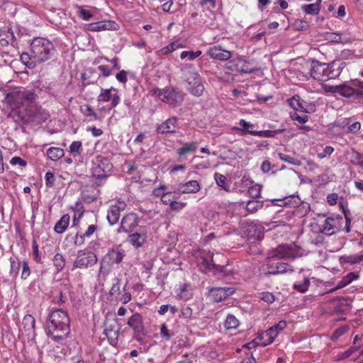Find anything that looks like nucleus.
Here are the masks:
<instances>
[{
  "mask_svg": "<svg viewBox=\"0 0 363 363\" xmlns=\"http://www.w3.org/2000/svg\"><path fill=\"white\" fill-rule=\"evenodd\" d=\"M262 186L259 184L251 186L248 189V194L253 199L259 198L261 196Z\"/></svg>",
  "mask_w": 363,
  "mask_h": 363,
  "instance_id": "603ef678",
  "label": "nucleus"
},
{
  "mask_svg": "<svg viewBox=\"0 0 363 363\" xmlns=\"http://www.w3.org/2000/svg\"><path fill=\"white\" fill-rule=\"evenodd\" d=\"M259 298L264 301L272 303L274 301L275 297L274 294L269 291L262 292L259 295Z\"/></svg>",
  "mask_w": 363,
  "mask_h": 363,
  "instance_id": "338daca9",
  "label": "nucleus"
},
{
  "mask_svg": "<svg viewBox=\"0 0 363 363\" xmlns=\"http://www.w3.org/2000/svg\"><path fill=\"white\" fill-rule=\"evenodd\" d=\"M343 218L341 216L328 217L325 219L320 229L323 233L332 235L341 230Z\"/></svg>",
  "mask_w": 363,
  "mask_h": 363,
  "instance_id": "f8f14e48",
  "label": "nucleus"
},
{
  "mask_svg": "<svg viewBox=\"0 0 363 363\" xmlns=\"http://www.w3.org/2000/svg\"><path fill=\"white\" fill-rule=\"evenodd\" d=\"M21 60L28 68H33L35 65L36 61L33 60L32 53L30 55L27 52L22 53Z\"/></svg>",
  "mask_w": 363,
  "mask_h": 363,
  "instance_id": "8fccbe9b",
  "label": "nucleus"
},
{
  "mask_svg": "<svg viewBox=\"0 0 363 363\" xmlns=\"http://www.w3.org/2000/svg\"><path fill=\"white\" fill-rule=\"evenodd\" d=\"M310 279L308 277H305L303 281H296L294 284L293 289L298 292H306L310 286Z\"/></svg>",
  "mask_w": 363,
  "mask_h": 363,
  "instance_id": "79ce46f5",
  "label": "nucleus"
},
{
  "mask_svg": "<svg viewBox=\"0 0 363 363\" xmlns=\"http://www.w3.org/2000/svg\"><path fill=\"white\" fill-rule=\"evenodd\" d=\"M146 238L145 233H135L130 235V240L133 245L138 248L145 242Z\"/></svg>",
  "mask_w": 363,
  "mask_h": 363,
  "instance_id": "f704fd0d",
  "label": "nucleus"
},
{
  "mask_svg": "<svg viewBox=\"0 0 363 363\" xmlns=\"http://www.w3.org/2000/svg\"><path fill=\"white\" fill-rule=\"evenodd\" d=\"M37 95L28 89L18 90L6 94L5 100L13 110L23 108L28 104H35Z\"/></svg>",
  "mask_w": 363,
  "mask_h": 363,
  "instance_id": "7ed1b4c3",
  "label": "nucleus"
},
{
  "mask_svg": "<svg viewBox=\"0 0 363 363\" xmlns=\"http://www.w3.org/2000/svg\"><path fill=\"white\" fill-rule=\"evenodd\" d=\"M139 218L135 213H128L121 220V226L118 229V233H130L138 225Z\"/></svg>",
  "mask_w": 363,
  "mask_h": 363,
  "instance_id": "dca6fc26",
  "label": "nucleus"
},
{
  "mask_svg": "<svg viewBox=\"0 0 363 363\" xmlns=\"http://www.w3.org/2000/svg\"><path fill=\"white\" fill-rule=\"evenodd\" d=\"M23 330L27 333L28 335L35 333V320L34 317L30 314L26 315L22 320Z\"/></svg>",
  "mask_w": 363,
  "mask_h": 363,
  "instance_id": "c756f323",
  "label": "nucleus"
},
{
  "mask_svg": "<svg viewBox=\"0 0 363 363\" xmlns=\"http://www.w3.org/2000/svg\"><path fill=\"white\" fill-rule=\"evenodd\" d=\"M113 88L101 89V93L98 96L97 101L99 102H107L111 99V106L109 109L116 107L120 101V97L118 94H112L111 90Z\"/></svg>",
  "mask_w": 363,
  "mask_h": 363,
  "instance_id": "b1692460",
  "label": "nucleus"
},
{
  "mask_svg": "<svg viewBox=\"0 0 363 363\" xmlns=\"http://www.w3.org/2000/svg\"><path fill=\"white\" fill-rule=\"evenodd\" d=\"M240 324V323L238 318L233 314H228L223 323V326L226 330L232 331L236 330Z\"/></svg>",
  "mask_w": 363,
  "mask_h": 363,
  "instance_id": "473e14b6",
  "label": "nucleus"
},
{
  "mask_svg": "<svg viewBox=\"0 0 363 363\" xmlns=\"http://www.w3.org/2000/svg\"><path fill=\"white\" fill-rule=\"evenodd\" d=\"M126 203L121 200H117L114 204H111L107 211L106 218L110 225L118 223L121 213L126 208Z\"/></svg>",
  "mask_w": 363,
  "mask_h": 363,
  "instance_id": "4468645a",
  "label": "nucleus"
},
{
  "mask_svg": "<svg viewBox=\"0 0 363 363\" xmlns=\"http://www.w3.org/2000/svg\"><path fill=\"white\" fill-rule=\"evenodd\" d=\"M350 328L348 325H342L340 328H337L332 335L333 340H337L344 334L348 332Z\"/></svg>",
  "mask_w": 363,
  "mask_h": 363,
  "instance_id": "5fc2aeb1",
  "label": "nucleus"
},
{
  "mask_svg": "<svg viewBox=\"0 0 363 363\" xmlns=\"http://www.w3.org/2000/svg\"><path fill=\"white\" fill-rule=\"evenodd\" d=\"M263 270L265 274H268L292 273L294 271V267L290 264L285 262H276L274 258L267 261Z\"/></svg>",
  "mask_w": 363,
  "mask_h": 363,
  "instance_id": "9b49d317",
  "label": "nucleus"
},
{
  "mask_svg": "<svg viewBox=\"0 0 363 363\" xmlns=\"http://www.w3.org/2000/svg\"><path fill=\"white\" fill-rule=\"evenodd\" d=\"M160 335L164 341H169L172 337V334L170 333L169 330L167 328L166 323H163L160 327Z\"/></svg>",
  "mask_w": 363,
  "mask_h": 363,
  "instance_id": "052dcab7",
  "label": "nucleus"
},
{
  "mask_svg": "<svg viewBox=\"0 0 363 363\" xmlns=\"http://www.w3.org/2000/svg\"><path fill=\"white\" fill-rule=\"evenodd\" d=\"M115 280L116 283L113 284L108 293L110 296H116L120 294V279L118 278H116Z\"/></svg>",
  "mask_w": 363,
  "mask_h": 363,
  "instance_id": "e2e57ef3",
  "label": "nucleus"
},
{
  "mask_svg": "<svg viewBox=\"0 0 363 363\" xmlns=\"http://www.w3.org/2000/svg\"><path fill=\"white\" fill-rule=\"evenodd\" d=\"M16 122L23 124L39 125L47 121L49 113L35 104L26 105L23 108L12 110L10 113Z\"/></svg>",
  "mask_w": 363,
  "mask_h": 363,
  "instance_id": "f03ea898",
  "label": "nucleus"
},
{
  "mask_svg": "<svg viewBox=\"0 0 363 363\" xmlns=\"http://www.w3.org/2000/svg\"><path fill=\"white\" fill-rule=\"evenodd\" d=\"M246 63H247L246 61H244L241 59H238V63L236 65H230V66L228 67V68L229 69L236 70V71H238L239 72H242V73L253 72L255 70L253 69L248 68L247 66H246V65H245Z\"/></svg>",
  "mask_w": 363,
  "mask_h": 363,
  "instance_id": "c9c22d12",
  "label": "nucleus"
},
{
  "mask_svg": "<svg viewBox=\"0 0 363 363\" xmlns=\"http://www.w3.org/2000/svg\"><path fill=\"white\" fill-rule=\"evenodd\" d=\"M32 248H33V259L37 262L40 263L41 260V257L40 255V252L38 250V245L37 241L33 239L32 241Z\"/></svg>",
  "mask_w": 363,
  "mask_h": 363,
  "instance_id": "680f3d73",
  "label": "nucleus"
},
{
  "mask_svg": "<svg viewBox=\"0 0 363 363\" xmlns=\"http://www.w3.org/2000/svg\"><path fill=\"white\" fill-rule=\"evenodd\" d=\"M201 55V51H200V50H198L195 52L193 51H183L181 53L180 57L182 59H184V58L187 57L188 60H193L195 58H196L197 57L200 56Z\"/></svg>",
  "mask_w": 363,
  "mask_h": 363,
  "instance_id": "bf43d9fd",
  "label": "nucleus"
},
{
  "mask_svg": "<svg viewBox=\"0 0 363 363\" xmlns=\"http://www.w3.org/2000/svg\"><path fill=\"white\" fill-rule=\"evenodd\" d=\"M328 77L327 80L330 79H335L338 77L340 74V67L337 63L335 62H333L330 64H328Z\"/></svg>",
  "mask_w": 363,
  "mask_h": 363,
  "instance_id": "ea45409f",
  "label": "nucleus"
},
{
  "mask_svg": "<svg viewBox=\"0 0 363 363\" xmlns=\"http://www.w3.org/2000/svg\"><path fill=\"white\" fill-rule=\"evenodd\" d=\"M263 207V201L257 200L249 201L246 205V210L248 213H252Z\"/></svg>",
  "mask_w": 363,
  "mask_h": 363,
  "instance_id": "49530a36",
  "label": "nucleus"
},
{
  "mask_svg": "<svg viewBox=\"0 0 363 363\" xmlns=\"http://www.w3.org/2000/svg\"><path fill=\"white\" fill-rule=\"evenodd\" d=\"M45 186L47 188H51L54 186L55 177L52 172H48L45 176Z\"/></svg>",
  "mask_w": 363,
  "mask_h": 363,
  "instance_id": "69168bd1",
  "label": "nucleus"
},
{
  "mask_svg": "<svg viewBox=\"0 0 363 363\" xmlns=\"http://www.w3.org/2000/svg\"><path fill=\"white\" fill-rule=\"evenodd\" d=\"M177 121L178 119L176 117H171L167 119L157 127V133L160 134L175 133L178 126Z\"/></svg>",
  "mask_w": 363,
  "mask_h": 363,
  "instance_id": "4be33fe9",
  "label": "nucleus"
},
{
  "mask_svg": "<svg viewBox=\"0 0 363 363\" xmlns=\"http://www.w3.org/2000/svg\"><path fill=\"white\" fill-rule=\"evenodd\" d=\"M120 328L115 323H106L104 334L106 336L110 345L115 346L118 343Z\"/></svg>",
  "mask_w": 363,
  "mask_h": 363,
  "instance_id": "412c9836",
  "label": "nucleus"
},
{
  "mask_svg": "<svg viewBox=\"0 0 363 363\" xmlns=\"http://www.w3.org/2000/svg\"><path fill=\"white\" fill-rule=\"evenodd\" d=\"M214 179L218 186L221 187L226 191H229V184L227 182V178L225 176L220 173L216 172L214 174Z\"/></svg>",
  "mask_w": 363,
  "mask_h": 363,
  "instance_id": "c03bdc74",
  "label": "nucleus"
},
{
  "mask_svg": "<svg viewBox=\"0 0 363 363\" xmlns=\"http://www.w3.org/2000/svg\"><path fill=\"white\" fill-rule=\"evenodd\" d=\"M301 247L295 243L289 245H282L277 247L272 255V258L289 259L298 257L301 253Z\"/></svg>",
  "mask_w": 363,
  "mask_h": 363,
  "instance_id": "6e6552de",
  "label": "nucleus"
},
{
  "mask_svg": "<svg viewBox=\"0 0 363 363\" xmlns=\"http://www.w3.org/2000/svg\"><path fill=\"white\" fill-rule=\"evenodd\" d=\"M284 166L281 165V167H279L274 164H272L269 160H264L261 165V169L264 173L272 172V174H275L277 172L281 169Z\"/></svg>",
  "mask_w": 363,
  "mask_h": 363,
  "instance_id": "a19ab883",
  "label": "nucleus"
},
{
  "mask_svg": "<svg viewBox=\"0 0 363 363\" xmlns=\"http://www.w3.org/2000/svg\"><path fill=\"white\" fill-rule=\"evenodd\" d=\"M52 262L56 271L60 272L65 266V258L62 254L57 253L52 259Z\"/></svg>",
  "mask_w": 363,
  "mask_h": 363,
  "instance_id": "58836bf2",
  "label": "nucleus"
},
{
  "mask_svg": "<svg viewBox=\"0 0 363 363\" xmlns=\"http://www.w3.org/2000/svg\"><path fill=\"white\" fill-rule=\"evenodd\" d=\"M207 54L214 60L225 61L233 56V52L223 49L220 45H215L208 50Z\"/></svg>",
  "mask_w": 363,
  "mask_h": 363,
  "instance_id": "f3484780",
  "label": "nucleus"
},
{
  "mask_svg": "<svg viewBox=\"0 0 363 363\" xmlns=\"http://www.w3.org/2000/svg\"><path fill=\"white\" fill-rule=\"evenodd\" d=\"M80 111L85 116L92 117L94 120H101V117L98 116L94 110L88 104L81 106Z\"/></svg>",
  "mask_w": 363,
  "mask_h": 363,
  "instance_id": "09e8293b",
  "label": "nucleus"
},
{
  "mask_svg": "<svg viewBox=\"0 0 363 363\" xmlns=\"http://www.w3.org/2000/svg\"><path fill=\"white\" fill-rule=\"evenodd\" d=\"M239 124H240V125L242 128H235L236 130H241V131H245V133H250V134L253 135L263 136V137H272V136H274V133L271 130H264V131L259 130V131H257V130H250V128L254 127V125L250 123H249V122L245 121L243 119H241L240 121Z\"/></svg>",
  "mask_w": 363,
  "mask_h": 363,
  "instance_id": "5701e85b",
  "label": "nucleus"
},
{
  "mask_svg": "<svg viewBox=\"0 0 363 363\" xmlns=\"http://www.w3.org/2000/svg\"><path fill=\"white\" fill-rule=\"evenodd\" d=\"M10 263H11V269H10V275L16 277H17L20 268V263L17 261H16L14 259L11 258L10 259Z\"/></svg>",
  "mask_w": 363,
  "mask_h": 363,
  "instance_id": "13d9d810",
  "label": "nucleus"
},
{
  "mask_svg": "<svg viewBox=\"0 0 363 363\" xmlns=\"http://www.w3.org/2000/svg\"><path fill=\"white\" fill-rule=\"evenodd\" d=\"M30 274V269L28 261H23L22 264V272L21 277L23 279H26Z\"/></svg>",
  "mask_w": 363,
  "mask_h": 363,
  "instance_id": "774afa93",
  "label": "nucleus"
},
{
  "mask_svg": "<svg viewBox=\"0 0 363 363\" xmlns=\"http://www.w3.org/2000/svg\"><path fill=\"white\" fill-rule=\"evenodd\" d=\"M113 164L111 160H93L91 172L95 181H101L107 177L108 173L112 170Z\"/></svg>",
  "mask_w": 363,
  "mask_h": 363,
  "instance_id": "1a4fd4ad",
  "label": "nucleus"
},
{
  "mask_svg": "<svg viewBox=\"0 0 363 363\" xmlns=\"http://www.w3.org/2000/svg\"><path fill=\"white\" fill-rule=\"evenodd\" d=\"M246 232L248 238L260 240L264 236V227L259 224L251 223L247 225Z\"/></svg>",
  "mask_w": 363,
  "mask_h": 363,
  "instance_id": "bb28decb",
  "label": "nucleus"
},
{
  "mask_svg": "<svg viewBox=\"0 0 363 363\" xmlns=\"http://www.w3.org/2000/svg\"><path fill=\"white\" fill-rule=\"evenodd\" d=\"M32 57L38 63L44 62L53 55L54 46L45 38H35L30 44Z\"/></svg>",
  "mask_w": 363,
  "mask_h": 363,
  "instance_id": "20e7f679",
  "label": "nucleus"
},
{
  "mask_svg": "<svg viewBox=\"0 0 363 363\" xmlns=\"http://www.w3.org/2000/svg\"><path fill=\"white\" fill-rule=\"evenodd\" d=\"M201 259H202V264L206 269H211L215 266L218 265L216 263L213 255L210 251H203L201 253Z\"/></svg>",
  "mask_w": 363,
  "mask_h": 363,
  "instance_id": "2f4dec72",
  "label": "nucleus"
},
{
  "mask_svg": "<svg viewBox=\"0 0 363 363\" xmlns=\"http://www.w3.org/2000/svg\"><path fill=\"white\" fill-rule=\"evenodd\" d=\"M48 159H61L64 155V150L60 147H50L47 151Z\"/></svg>",
  "mask_w": 363,
  "mask_h": 363,
  "instance_id": "a18cd8bd",
  "label": "nucleus"
},
{
  "mask_svg": "<svg viewBox=\"0 0 363 363\" xmlns=\"http://www.w3.org/2000/svg\"><path fill=\"white\" fill-rule=\"evenodd\" d=\"M96 74V71L93 68H89L86 72L82 74V86L94 84L96 82V79H91V75Z\"/></svg>",
  "mask_w": 363,
  "mask_h": 363,
  "instance_id": "37998d69",
  "label": "nucleus"
},
{
  "mask_svg": "<svg viewBox=\"0 0 363 363\" xmlns=\"http://www.w3.org/2000/svg\"><path fill=\"white\" fill-rule=\"evenodd\" d=\"M98 230L96 225H89L84 233H77L74 238V243L77 246L84 244L85 238H90L93 234Z\"/></svg>",
  "mask_w": 363,
  "mask_h": 363,
  "instance_id": "cd10ccee",
  "label": "nucleus"
},
{
  "mask_svg": "<svg viewBox=\"0 0 363 363\" xmlns=\"http://www.w3.org/2000/svg\"><path fill=\"white\" fill-rule=\"evenodd\" d=\"M103 183L94 181L91 184L85 185L82 191V199L86 203H91L99 197L100 191L98 189Z\"/></svg>",
  "mask_w": 363,
  "mask_h": 363,
  "instance_id": "ddd939ff",
  "label": "nucleus"
},
{
  "mask_svg": "<svg viewBox=\"0 0 363 363\" xmlns=\"http://www.w3.org/2000/svg\"><path fill=\"white\" fill-rule=\"evenodd\" d=\"M138 167L135 164L133 160H125L122 164L123 172L129 174H133L137 172Z\"/></svg>",
  "mask_w": 363,
  "mask_h": 363,
  "instance_id": "de8ad7c7",
  "label": "nucleus"
},
{
  "mask_svg": "<svg viewBox=\"0 0 363 363\" xmlns=\"http://www.w3.org/2000/svg\"><path fill=\"white\" fill-rule=\"evenodd\" d=\"M181 70L186 77L189 91L196 96L202 95L204 87L199 77V74L194 69L192 65H186Z\"/></svg>",
  "mask_w": 363,
  "mask_h": 363,
  "instance_id": "423d86ee",
  "label": "nucleus"
},
{
  "mask_svg": "<svg viewBox=\"0 0 363 363\" xmlns=\"http://www.w3.org/2000/svg\"><path fill=\"white\" fill-rule=\"evenodd\" d=\"M234 290L230 287H217L211 289L209 296L214 302H220L228 296L233 294Z\"/></svg>",
  "mask_w": 363,
  "mask_h": 363,
  "instance_id": "aec40b11",
  "label": "nucleus"
},
{
  "mask_svg": "<svg viewBox=\"0 0 363 363\" xmlns=\"http://www.w3.org/2000/svg\"><path fill=\"white\" fill-rule=\"evenodd\" d=\"M117 24L113 21H100L87 25V30L89 31H101L105 30L116 29Z\"/></svg>",
  "mask_w": 363,
  "mask_h": 363,
  "instance_id": "c85d7f7f",
  "label": "nucleus"
},
{
  "mask_svg": "<svg viewBox=\"0 0 363 363\" xmlns=\"http://www.w3.org/2000/svg\"><path fill=\"white\" fill-rule=\"evenodd\" d=\"M277 337V333L274 332V330L271 328H269L264 332H262L259 334L257 338V344L262 347H266L272 344Z\"/></svg>",
  "mask_w": 363,
  "mask_h": 363,
  "instance_id": "393cba45",
  "label": "nucleus"
},
{
  "mask_svg": "<svg viewBox=\"0 0 363 363\" xmlns=\"http://www.w3.org/2000/svg\"><path fill=\"white\" fill-rule=\"evenodd\" d=\"M296 199H298V198L295 196L286 197L284 199L280 200L279 201L281 203H279L278 205L280 206H289L291 207H296L298 204V201H297Z\"/></svg>",
  "mask_w": 363,
  "mask_h": 363,
  "instance_id": "3c124183",
  "label": "nucleus"
},
{
  "mask_svg": "<svg viewBox=\"0 0 363 363\" xmlns=\"http://www.w3.org/2000/svg\"><path fill=\"white\" fill-rule=\"evenodd\" d=\"M302 10L307 14L316 15L319 13V9L313 4L302 6Z\"/></svg>",
  "mask_w": 363,
  "mask_h": 363,
  "instance_id": "6e6d98bb",
  "label": "nucleus"
},
{
  "mask_svg": "<svg viewBox=\"0 0 363 363\" xmlns=\"http://www.w3.org/2000/svg\"><path fill=\"white\" fill-rule=\"evenodd\" d=\"M328 64L321 63L317 60L311 62V76L318 81H327Z\"/></svg>",
  "mask_w": 363,
  "mask_h": 363,
  "instance_id": "2eb2a0df",
  "label": "nucleus"
},
{
  "mask_svg": "<svg viewBox=\"0 0 363 363\" xmlns=\"http://www.w3.org/2000/svg\"><path fill=\"white\" fill-rule=\"evenodd\" d=\"M97 262L96 255L90 251L88 252H79L75 260L73 263L72 270L77 268L86 269L91 267L96 264Z\"/></svg>",
  "mask_w": 363,
  "mask_h": 363,
  "instance_id": "9d476101",
  "label": "nucleus"
},
{
  "mask_svg": "<svg viewBox=\"0 0 363 363\" xmlns=\"http://www.w3.org/2000/svg\"><path fill=\"white\" fill-rule=\"evenodd\" d=\"M127 325L133 329L135 337L140 335L144 331L143 317L138 313L133 314L128 319Z\"/></svg>",
  "mask_w": 363,
  "mask_h": 363,
  "instance_id": "a211bd4d",
  "label": "nucleus"
},
{
  "mask_svg": "<svg viewBox=\"0 0 363 363\" xmlns=\"http://www.w3.org/2000/svg\"><path fill=\"white\" fill-rule=\"evenodd\" d=\"M326 91L347 98L353 96L363 98V82L352 80L337 86H329Z\"/></svg>",
  "mask_w": 363,
  "mask_h": 363,
  "instance_id": "39448f33",
  "label": "nucleus"
},
{
  "mask_svg": "<svg viewBox=\"0 0 363 363\" xmlns=\"http://www.w3.org/2000/svg\"><path fill=\"white\" fill-rule=\"evenodd\" d=\"M318 156L320 159L329 156L333 152V148L330 146H326L325 147H323L320 146L318 150H317Z\"/></svg>",
  "mask_w": 363,
  "mask_h": 363,
  "instance_id": "4d7b16f0",
  "label": "nucleus"
},
{
  "mask_svg": "<svg viewBox=\"0 0 363 363\" xmlns=\"http://www.w3.org/2000/svg\"><path fill=\"white\" fill-rule=\"evenodd\" d=\"M125 257V252L119 248H112L108 251L104 257V262L108 265L119 264L122 262Z\"/></svg>",
  "mask_w": 363,
  "mask_h": 363,
  "instance_id": "6ab92c4d",
  "label": "nucleus"
},
{
  "mask_svg": "<svg viewBox=\"0 0 363 363\" xmlns=\"http://www.w3.org/2000/svg\"><path fill=\"white\" fill-rule=\"evenodd\" d=\"M200 189V184L196 180H191L184 184H179L177 194H194L199 191Z\"/></svg>",
  "mask_w": 363,
  "mask_h": 363,
  "instance_id": "a878e982",
  "label": "nucleus"
},
{
  "mask_svg": "<svg viewBox=\"0 0 363 363\" xmlns=\"http://www.w3.org/2000/svg\"><path fill=\"white\" fill-rule=\"evenodd\" d=\"M69 318L67 313L61 309L52 311L46 320V333L55 342L65 340L70 331Z\"/></svg>",
  "mask_w": 363,
  "mask_h": 363,
  "instance_id": "f257e3e1",
  "label": "nucleus"
},
{
  "mask_svg": "<svg viewBox=\"0 0 363 363\" xmlns=\"http://www.w3.org/2000/svg\"><path fill=\"white\" fill-rule=\"evenodd\" d=\"M296 111H302L303 113H313L315 111V106L313 104L305 101L300 97L298 105L296 107Z\"/></svg>",
  "mask_w": 363,
  "mask_h": 363,
  "instance_id": "4c0bfd02",
  "label": "nucleus"
},
{
  "mask_svg": "<svg viewBox=\"0 0 363 363\" xmlns=\"http://www.w3.org/2000/svg\"><path fill=\"white\" fill-rule=\"evenodd\" d=\"M197 148L198 144L196 143H186L177 150V152L180 156H184L189 153L194 152Z\"/></svg>",
  "mask_w": 363,
  "mask_h": 363,
  "instance_id": "e433bc0d",
  "label": "nucleus"
},
{
  "mask_svg": "<svg viewBox=\"0 0 363 363\" xmlns=\"http://www.w3.org/2000/svg\"><path fill=\"white\" fill-rule=\"evenodd\" d=\"M179 199V196L176 195V192L174 194L171 191H166L164 195L161 199V201L164 204H170L174 199Z\"/></svg>",
  "mask_w": 363,
  "mask_h": 363,
  "instance_id": "864d4df0",
  "label": "nucleus"
},
{
  "mask_svg": "<svg viewBox=\"0 0 363 363\" xmlns=\"http://www.w3.org/2000/svg\"><path fill=\"white\" fill-rule=\"evenodd\" d=\"M363 261V253L355 254V255H342L340 257V262L342 264H356L360 263Z\"/></svg>",
  "mask_w": 363,
  "mask_h": 363,
  "instance_id": "7c9ffc66",
  "label": "nucleus"
},
{
  "mask_svg": "<svg viewBox=\"0 0 363 363\" xmlns=\"http://www.w3.org/2000/svg\"><path fill=\"white\" fill-rule=\"evenodd\" d=\"M294 26L298 30H307L309 28V24L306 21L297 19L294 21Z\"/></svg>",
  "mask_w": 363,
  "mask_h": 363,
  "instance_id": "0e129e2a",
  "label": "nucleus"
},
{
  "mask_svg": "<svg viewBox=\"0 0 363 363\" xmlns=\"http://www.w3.org/2000/svg\"><path fill=\"white\" fill-rule=\"evenodd\" d=\"M158 91L159 98L164 103L168 104L172 107H176L180 105L183 100V95L176 91L173 88H166L164 89H157L155 93Z\"/></svg>",
  "mask_w": 363,
  "mask_h": 363,
  "instance_id": "0eeeda50",
  "label": "nucleus"
},
{
  "mask_svg": "<svg viewBox=\"0 0 363 363\" xmlns=\"http://www.w3.org/2000/svg\"><path fill=\"white\" fill-rule=\"evenodd\" d=\"M69 216L68 214L63 215L61 218L56 223L54 230L57 233H62L65 231L69 223Z\"/></svg>",
  "mask_w": 363,
  "mask_h": 363,
  "instance_id": "72a5a7b5",
  "label": "nucleus"
}]
</instances>
